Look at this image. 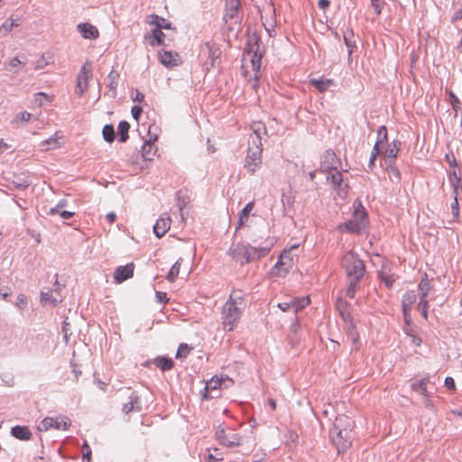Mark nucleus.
Masks as SVG:
<instances>
[{
  "mask_svg": "<svg viewBox=\"0 0 462 462\" xmlns=\"http://www.w3.org/2000/svg\"><path fill=\"white\" fill-rule=\"evenodd\" d=\"M253 133L249 136L247 155L245 157V169L254 174L262 164L263 136L267 135V130L263 123L254 122L251 125Z\"/></svg>",
  "mask_w": 462,
  "mask_h": 462,
  "instance_id": "nucleus-1",
  "label": "nucleus"
},
{
  "mask_svg": "<svg viewBox=\"0 0 462 462\" xmlns=\"http://www.w3.org/2000/svg\"><path fill=\"white\" fill-rule=\"evenodd\" d=\"M354 427V420L346 415H338L329 430V437L337 447V452H343L351 445V431Z\"/></svg>",
  "mask_w": 462,
  "mask_h": 462,
  "instance_id": "nucleus-2",
  "label": "nucleus"
},
{
  "mask_svg": "<svg viewBox=\"0 0 462 462\" xmlns=\"http://www.w3.org/2000/svg\"><path fill=\"white\" fill-rule=\"evenodd\" d=\"M244 308V300L237 292H233L223 307L222 319L224 328L231 331L239 320Z\"/></svg>",
  "mask_w": 462,
  "mask_h": 462,
  "instance_id": "nucleus-3",
  "label": "nucleus"
},
{
  "mask_svg": "<svg viewBox=\"0 0 462 462\" xmlns=\"http://www.w3.org/2000/svg\"><path fill=\"white\" fill-rule=\"evenodd\" d=\"M270 249L271 246L269 245L256 247L248 246L244 244H236L230 248L229 253L233 259L236 261L241 260V264H244L266 255Z\"/></svg>",
  "mask_w": 462,
  "mask_h": 462,
  "instance_id": "nucleus-4",
  "label": "nucleus"
},
{
  "mask_svg": "<svg viewBox=\"0 0 462 462\" xmlns=\"http://www.w3.org/2000/svg\"><path fill=\"white\" fill-rule=\"evenodd\" d=\"M321 170L328 172L327 180L331 181L335 189L345 192L347 184L344 183L342 173L337 170L336 154L333 151L328 150L325 152L321 161Z\"/></svg>",
  "mask_w": 462,
  "mask_h": 462,
  "instance_id": "nucleus-5",
  "label": "nucleus"
},
{
  "mask_svg": "<svg viewBox=\"0 0 462 462\" xmlns=\"http://www.w3.org/2000/svg\"><path fill=\"white\" fill-rule=\"evenodd\" d=\"M341 263L348 279L360 281L363 278L365 272V264L356 253L349 251L345 254Z\"/></svg>",
  "mask_w": 462,
  "mask_h": 462,
  "instance_id": "nucleus-6",
  "label": "nucleus"
},
{
  "mask_svg": "<svg viewBox=\"0 0 462 462\" xmlns=\"http://www.w3.org/2000/svg\"><path fill=\"white\" fill-rule=\"evenodd\" d=\"M353 207L354 213L352 217L345 223V227L350 233H358L366 226L367 213L359 201H355Z\"/></svg>",
  "mask_w": 462,
  "mask_h": 462,
  "instance_id": "nucleus-7",
  "label": "nucleus"
},
{
  "mask_svg": "<svg viewBox=\"0 0 462 462\" xmlns=\"http://www.w3.org/2000/svg\"><path fill=\"white\" fill-rule=\"evenodd\" d=\"M93 77L92 65L90 61H86L77 76V84L75 93L82 97L88 88V82Z\"/></svg>",
  "mask_w": 462,
  "mask_h": 462,
  "instance_id": "nucleus-8",
  "label": "nucleus"
},
{
  "mask_svg": "<svg viewBox=\"0 0 462 462\" xmlns=\"http://www.w3.org/2000/svg\"><path fill=\"white\" fill-rule=\"evenodd\" d=\"M291 248L288 251H283L276 264L272 270V273L275 276L282 277L287 274V273L292 268L294 260L293 256L291 255Z\"/></svg>",
  "mask_w": 462,
  "mask_h": 462,
  "instance_id": "nucleus-9",
  "label": "nucleus"
},
{
  "mask_svg": "<svg viewBox=\"0 0 462 462\" xmlns=\"http://www.w3.org/2000/svg\"><path fill=\"white\" fill-rule=\"evenodd\" d=\"M259 51V45H258V38L253 37L250 38L248 41V46H247V54L251 55L250 59V65L251 69L254 71V79H258V74L260 72L261 69V60H262V54L258 53Z\"/></svg>",
  "mask_w": 462,
  "mask_h": 462,
  "instance_id": "nucleus-10",
  "label": "nucleus"
},
{
  "mask_svg": "<svg viewBox=\"0 0 462 462\" xmlns=\"http://www.w3.org/2000/svg\"><path fill=\"white\" fill-rule=\"evenodd\" d=\"M70 426V420L68 417H57L51 418L47 417L41 421L38 426V430L42 431H47L51 429H54L57 430H67Z\"/></svg>",
  "mask_w": 462,
  "mask_h": 462,
  "instance_id": "nucleus-11",
  "label": "nucleus"
},
{
  "mask_svg": "<svg viewBox=\"0 0 462 462\" xmlns=\"http://www.w3.org/2000/svg\"><path fill=\"white\" fill-rule=\"evenodd\" d=\"M205 50L207 51L208 60L204 63V67L207 71H209L220 63L222 51L219 47L212 42H206Z\"/></svg>",
  "mask_w": 462,
  "mask_h": 462,
  "instance_id": "nucleus-12",
  "label": "nucleus"
},
{
  "mask_svg": "<svg viewBox=\"0 0 462 462\" xmlns=\"http://www.w3.org/2000/svg\"><path fill=\"white\" fill-rule=\"evenodd\" d=\"M310 303L309 297L290 298L285 301L278 303V308L283 312L293 310L295 313L303 310Z\"/></svg>",
  "mask_w": 462,
  "mask_h": 462,
  "instance_id": "nucleus-13",
  "label": "nucleus"
},
{
  "mask_svg": "<svg viewBox=\"0 0 462 462\" xmlns=\"http://www.w3.org/2000/svg\"><path fill=\"white\" fill-rule=\"evenodd\" d=\"M216 438L223 446L235 447L240 444L239 435L233 431L227 433L223 425H219L217 427L216 430Z\"/></svg>",
  "mask_w": 462,
  "mask_h": 462,
  "instance_id": "nucleus-14",
  "label": "nucleus"
},
{
  "mask_svg": "<svg viewBox=\"0 0 462 462\" xmlns=\"http://www.w3.org/2000/svg\"><path fill=\"white\" fill-rule=\"evenodd\" d=\"M419 291H420V301L418 306H424L429 305V300L427 299L429 293L432 290V287L430 283L428 274L424 273L422 279L420 280L419 286H418Z\"/></svg>",
  "mask_w": 462,
  "mask_h": 462,
  "instance_id": "nucleus-15",
  "label": "nucleus"
},
{
  "mask_svg": "<svg viewBox=\"0 0 462 462\" xmlns=\"http://www.w3.org/2000/svg\"><path fill=\"white\" fill-rule=\"evenodd\" d=\"M134 263H127L124 266H119L116 269L114 273V278L117 282H123L125 280L133 277L134 275Z\"/></svg>",
  "mask_w": 462,
  "mask_h": 462,
  "instance_id": "nucleus-16",
  "label": "nucleus"
},
{
  "mask_svg": "<svg viewBox=\"0 0 462 462\" xmlns=\"http://www.w3.org/2000/svg\"><path fill=\"white\" fill-rule=\"evenodd\" d=\"M129 402L124 403L123 412L129 414L132 411H140L142 410L140 397L135 392H132L129 396Z\"/></svg>",
  "mask_w": 462,
  "mask_h": 462,
  "instance_id": "nucleus-17",
  "label": "nucleus"
},
{
  "mask_svg": "<svg viewBox=\"0 0 462 462\" xmlns=\"http://www.w3.org/2000/svg\"><path fill=\"white\" fill-rule=\"evenodd\" d=\"M78 30L85 39L95 40L99 36L97 28L88 23H79L78 25Z\"/></svg>",
  "mask_w": 462,
  "mask_h": 462,
  "instance_id": "nucleus-18",
  "label": "nucleus"
},
{
  "mask_svg": "<svg viewBox=\"0 0 462 462\" xmlns=\"http://www.w3.org/2000/svg\"><path fill=\"white\" fill-rule=\"evenodd\" d=\"M180 56L176 52L168 51H162L159 52V60L162 64L166 67L177 66L179 63Z\"/></svg>",
  "mask_w": 462,
  "mask_h": 462,
  "instance_id": "nucleus-19",
  "label": "nucleus"
},
{
  "mask_svg": "<svg viewBox=\"0 0 462 462\" xmlns=\"http://www.w3.org/2000/svg\"><path fill=\"white\" fill-rule=\"evenodd\" d=\"M171 226V218L170 217H160L155 225L153 226V232L155 236L159 238L162 237Z\"/></svg>",
  "mask_w": 462,
  "mask_h": 462,
  "instance_id": "nucleus-20",
  "label": "nucleus"
},
{
  "mask_svg": "<svg viewBox=\"0 0 462 462\" xmlns=\"http://www.w3.org/2000/svg\"><path fill=\"white\" fill-rule=\"evenodd\" d=\"M145 39L148 41L149 44L152 46L155 45H163L164 44V33L160 30V28H154L152 31L151 34L145 36Z\"/></svg>",
  "mask_w": 462,
  "mask_h": 462,
  "instance_id": "nucleus-21",
  "label": "nucleus"
},
{
  "mask_svg": "<svg viewBox=\"0 0 462 462\" xmlns=\"http://www.w3.org/2000/svg\"><path fill=\"white\" fill-rule=\"evenodd\" d=\"M57 288L53 291L48 290L47 291H42L41 292V301L42 303H51L52 305H57L59 302L61 301L60 299H58L57 297L53 296V292H57L59 290V282L58 279L56 278L55 282Z\"/></svg>",
  "mask_w": 462,
  "mask_h": 462,
  "instance_id": "nucleus-22",
  "label": "nucleus"
},
{
  "mask_svg": "<svg viewBox=\"0 0 462 462\" xmlns=\"http://www.w3.org/2000/svg\"><path fill=\"white\" fill-rule=\"evenodd\" d=\"M12 435L21 440H29L32 433L26 426H14L11 430Z\"/></svg>",
  "mask_w": 462,
  "mask_h": 462,
  "instance_id": "nucleus-23",
  "label": "nucleus"
},
{
  "mask_svg": "<svg viewBox=\"0 0 462 462\" xmlns=\"http://www.w3.org/2000/svg\"><path fill=\"white\" fill-rule=\"evenodd\" d=\"M221 383H222V380L218 379L217 377H213L211 380L207 382L206 387H205V393H203V398L204 399L214 398V396L210 394V392L219 389L221 386Z\"/></svg>",
  "mask_w": 462,
  "mask_h": 462,
  "instance_id": "nucleus-24",
  "label": "nucleus"
},
{
  "mask_svg": "<svg viewBox=\"0 0 462 462\" xmlns=\"http://www.w3.org/2000/svg\"><path fill=\"white\" fill-rule=\"evenodd\" d=\"M417 295L414 291H407L402 297V310L411 311L412 305L416 301Z\"/></svg>",
  "mask_w": 462,
  "mask_h": 462,
  "instance_id": "nucleus-25",
  "label": "nucleus"
},
{
  "mask_svg": "<svg viewBox=\"0 0 462 462\" xmlns=\"http://www.w3.org/2000/svg\"><path fill=\"white\" fill-rule=\"evenodd\" d=\"M154 365L162 371H168L173 367L174 362L171 358L158 356L154 359Z\"/></svg>",
  "mask_w": 462,
  "mask_h": 462,
  "instance_id": "nucleus-26",
  "label": "nucleus"
},
{
  "mask_svg": "<svg viewBox=\"0 0 462 462\" xmlns=\"http://www.w3.org/2000/svg\"><path fill=\"white\" fill-rule=\"evenodd\" d=\"M401 142L400 141H393L383 152V156L387 157L388 159L394 160L397 155L398 152L400 150Z\"/></svg>",
  "mask_w": 462,
  "mask_h": 462,
  "instance_id": "nucleus-27",
  "label": "nucleus"
},
{
  "mask_svg": "<svg viewBox=\"0 0 462 462\" xmlns=\"http://www.w3.org/2000/svg\"><path fill=\"white\" fill-rule=\"evenodd\" d=\"M428 382H429L428 378H423L419 382L412 383L411 387L413 391L418 392V393L423 394L424 396L428 397L429 396V393L427 390Z\"/></svg>",
  "mask_w": 462,
  "mask_h": 462,
  "instance_id": "nucleus-28",
  "label": "nucleus"
},
{
  "mask_svg": "<svg viewBox=\"0 0 462 462\" xmlns=\"http://www.w3.org/2000/svg\"><path fill=\"white\" fill-rule=\"evenodd\" d=\"M310 84L315 86L319 92H325L332 84V79H310Z\"/></svg>",
  "mask_w": 462,
  "mask_h": 462,
  "instance_id": "nucleus-29",
  "label": "nucleus"
},
{
  "mask_svg": "<svg viewBox=\"0 0 462 462\" xmlns=\"http://www.w3.org/2000/svg\"><path fill=\"white\" fill-rule=\"evenodd\" d=\"M387 173L389 174V178L393 182H400L401 180V172L394 165L393 162H390L386 167Z\"/></svg>",
  "mask_w": 462,
  "mask_h": 462,
  "instance_id": "nucleus-30",
  "label": "nucleus"
},
{
  "mask_svg": "<svg viewBox=\"0 0 462 462\" xmlns=\"http://www.w3.org/2000/svg\"><path fill=\"white\" fill-rule=\"evenodd\" d=\"M118 78H119V75L115 70H112L107 76V80H108L107 87L113 92V95H112L113 97H115L116 95Z\"/></svg>",
  "mask_w": 462,
  "mask_h": 462,
  "instance_id": "nucleus-31",
  "label": "nucleus"
},
{
  "mask_svg": "<svg viewBox=\"0 0 462 462\" xmlns=\"http://www.w3.org/2000/svg\"><path fill=\"white\" fill-rule=\"evenodd\" d=\"M181 262H182V259L180 258L179 260L176 261V263L170 269V271H169V273H168V274L166 276V279L169 282H175L176 278L178 277V275L180 273V269Z\"/></svg>",
  "mask_w": 462,
  "mask_h": 462,
  "instance_id": "nucleus-32",
  "label": "nucleus"
},
{
  "mask_svg": "<svg viewBox=\"0 0 462 462\" xmlns=\"http://www.w3.org/2000/svg\"><path fill=\"white\" fill-rule=\"evenodd\" d=\"M130 125L126 121H121L118 125L119 142L125 143L128 139Z\"/></svg>",
  "mask_w": 462,
  "mask_h": 462,
  "instance_id": "nucleus-33",
  "label": "nucleus"
},
{
  "mask_svg": "<svg viewBox=\"0 0 462 462\" xmlns=\"http://www.w3.org/2000/svg\"><path fill=\"white\" fill-rule=\"evenodd\" d=\"M347 337L352 341L353 345L355 346L354 348L356 350L358 349V341H359V336L358 333L352 323V321L349 322L348 328H347Z\"/></svg>",
  "mask_w": 462,
  "mask_h": 462,
  "instance_id": "nucleus-34",
  "label": "nucleus"
},
{
  "mask_svg": "<svg viewBox=\"0 0 462 462\" xmlns=\"http://www.w3.org/2000/svg\"><path fill=\"white\" fill-rule=\"evenodd\" d=\"M449 181L453 187V193L456 194V197L458 196V188L461 186V177L457 173L456 171H453L449 174Z\"/></svg>",
  "mask_w": 462,
  "mask_h": 462,
  "instance_id": "nucleus-35",
  "label": "nucleus"
},
{
  "mask_svg": "<svg viewBox=\"0 0 462 462\" xmlns=\"http://www.w3.org/2000/svg\"><path fill=\"white\" fill-rule=\"evenodd\" d=\"M103 137L107 143H113L116 138L115 129L112 125H106L102 131Z\"/></svg>",
  "mask_w": 462,
  "mask_h": 462,
  "instance_id": "nucleus-36",
  "label": "nucleus"
},
{
  "mask_svg": "<svg viewBox=\"0 0 462 462\" xmlns=\"http://www.w3.org/2000/svg\"><path fill=\"white\" fill-rule=\"evenodd\" d=\"M51 60H52V57L50 53L42 54V56L36 62L35 69H44L48 64L52 62Z\"/></svg>",
  "mask_w": 462,
  "mask_h": 462,
  "instance_id": "nucleus-37",
  "label": "nucleus"
},
{
  "mask_svg": "<svg viewBox=\"0 0 462 462\" xmlns=\"http://www.w3.org/2000/svg\"><path fill=\"white\" fill-rule=\"evenodd\" d=\"M336 308L339 311L341 317L346 320V319L349 317V314L347 313L346 301L343 300L342 299H338L336 303Z\"/></svg>",
  "mask_w": 462,
  "mask_h": 462,
  "instance_id": "nucleus-38",
  "label": "nucleus"
},
{
  "mask_svg": "<svg viewBox=\"0 0 462 462\" xmlns=\"http://www.w3.org/2000/svg\"><path fill=\"white\" fill-rule=\"evenodd\" d=\"M388 141V138H387V128L386 126L384 125H382L379 127L378 131H377V140H376V143H387Z\"/></svg>",
  "mask_w": 462,
  "mask_h": 462,
  "instance_id": "nucleus-39",
  "label": "nucleus"
},
{
  "mask_svg": "<svg viewBox=\"0 0 462 462\" xmlns=\"http://www.w3.org/2000/svg\"><path fill=\"white\" fill-rule=\"evenodd\" d=\"M191 349L192 347H190L189 345L184 343L180 344L176 353V358L186 357Z\"/></svg>",
  "mask_w": 462,
  "mask_h": 462,
  "instance_id": "nucleus-40",
  "label": "nucleus"
},
{
  "mask_svg": "<svg viewBox=\"0 0 462 462\" xmlns=\"http://www.w3.org/2000/svg\"><path fill=\"white\" fill-rule=\"evenodd\" d=\"M254 208V203L250 202L248 203L241 211L240 217H239V224L240 226L244 223V220H246L248 218L249 213Z\"/></svg>",
  "mask_w": 462,
  "mask_h": 462,
  "instance_id": "nucleus-41",
  "label": "nucleus"
},
{
  "mask_svg": "<svg viewBox=\"0 0 462 462\" xmlns=\"http://www.w3.org/2000/svg\"><path fill=\"white\" fill-rule=\"evenodd\" d=\"M359 281H356L353 279H349V283L346 289V296L353 299L355 297L356 291V286Z\"/></svg>",
  "mask_w": 462,
  "mask_h": 462,
  "instance_id": "nucleus-42",
  "label": "nucleus"
},
{
  "mask_svg": "<svg viewBox=\"0 0 462 462\" xmlns=\"http://www.w3.org/2000/svg\"><path fill=\"white\" fill-rule=\"evenodd\" d=\"M224 20L226 23L228 21L235 20V23H237L238 21V10H230L226 9V14L224 15Z\"/></svg>",
  "mask_w": 462,
  "mask_h": 462,
  "instance_id": "nucleus-43",
  "label": "nucleus"
},
{
  "mask_svg": "<svg viewBox=\"0 0 462 462\" xmlns=\"http://www.w3.org/2000/svg\"><path fill=\"white\" fill-rule=\"evenodd\" d=\"M448 96H449V101L452 105V107H453L455 113L457 114L458 109L460 108V101H459L458 97L453 93V91H448Z\"/></svg>",
  "mask_w": 462,
  "mask_h": 462,
  "instance_id": "nucleus-44",
  "label": "nucleus"
},
{
  "mask_svg": "<svg viewBox=\"0 0 462 462\" xmlns=\"http://www.w3.org/2000/svg\"><path fill=\"white\" fill-rule=\"evenodd\" d=\"M67 206V200L66 199H61L58 202V204L56 205V207L52 208L50 209L49 211V215L50 216H54L56 215V213L60 212V210H62V208L64 207Z\"/></svg>",
  "mask_w": 462,
  "mask_h": 462,
  "instance_id": "nucleus-45",
  "label": "nucleus"
},
{
  "mask_svg": "<svg viewBox=\"0 0 462 462\" xmlns=\"http://www.w3.org/2000/svg\"><path fill=\"white\" fill-rule=\"evenodd\" d=\"M42 145L45 146L46 150H49V149H51V148L58 147L59 143H58L57 138L51 137V138L42 142Z\"/></svg>",
  "mask_w": 462,
  "mask_h": 462,
  "instance_id": "nucleus-46",
  "label": "nucleus"
},
{
  "mask_svg": "<svg viewBox=\"0 0 462 462\" xmlns=\"http://www.w3.org/2000/svg\"><path fill=\"white\" fill-rule=\"evenodd\" d=\"M451 213L455 218H457L459 215V205L457 201V197L454 194V201L451 203Z\"/></svg>",
  "mask_w": 462,
  "mask_h": 462,
  "instance_id": "nucleus-47",
  "label": "nucleus"
},
{
  "mask_svg": "<svg viewBox=\"0 0 462 462\" xmlns=\"http://www.w3.org/2000/svg\"><path fill=\"white\" fill-rule=\"evenodd\" d=\"M14 26H18L14 21L11 23L5 22L1 27L0 31H3L5 33L10 32Z\"/></svg>",
  "mask_w": 462,
  "mask_h": 462,
  "instance_id": "nucleus-48",
  "label": "nucleus"
},
{
  "mask_svg": "<svg viewBox=\"0 0 462 462\" xmlns=\"http://www.w3.org/2000/svg\"><path fill=\"white\" fill-rule=\"evenodd\" d=\"M70 324L69 322L68 321V318L63 321V324H62V332L64 334V337L66 339V341H68V336L69 334L70 335L71 333L69 332V329H70Z\"/></svg>",
  "mask_w": 462,
  "mask_h": 462,
  "instance_id": "nucleus-49",
  "label": "nucleus"
},
{
  "mask_svg": "<svg viewBox=\"0 0 462 462\" xmlns=\"http://www.w3.org/2000/svg\"><path fill=\"white\" fill-rule=\"evenodd\" d=\"M240 5L239 0H226V8L230 10H238Z\"/></svg>",
  "mask_w": 462,
  "mask_h": 462,
  "instance_id": "nucleus-50",
  "label": "nucleus"
},
{
  "mask_svg": "<svg viewBox=\"0 0 462 462\" xmlns=\"http://www.w3.org/2000/svg\"><path fill=\"white\" fill-rule=\"evenodd\" d=\"M161 17L156 14H152L147 17V23L151 25H154L157 27V24L160 23Z\"/></svg>",
  "mask_w": 462,
  "mask_h": 462,
  "instance_id": "nucleus-51",
  "label": "nucleus"
},
{
  "mask_svg": "<svg viewBox=\"0 0 462 462\" xmlns=\"http://www.w3.org/2000/svg\"><path fill=\"white\" fill-rule=\"evenodd\" d=\"M156 299H157L158 302L162 303V304L167 303L169 300V299L167 297V293L162 292V291L156 292Z\"/></svg>",
  "mask_w": 462,
  "mask_h": 462,
  "instance_id": "nucleus-52",
  "label": "nucleus"
},
{
  "mask_svg": "<svg viewBox=\"0 0 462 462\" xmlns=\"http://www.w3.org/2000/svg\"><path fill=\"white\" fill-rule=\"evenodd\" d=\"M82 450H83V460L87 459L88 462H90L91 450H90L89 446L87 443L84 444Z\"/></svg>",
  "mask_w": 462,
  "mask_h": 462,
  "instance_id": "nucleus-53",
  "label": "nucleus"
},
{
  "mask_svg": "<svg viewBox=\"0 0 462 462\" xmlns=\"http://www.w3.org/2000/svg\"><path fill=\"white\" fill-rule=\"evenodd\" d=\"M132 115H133V117L138 121L139 120V117L143 112V108L141 106H134L132 107Z\"/></svg>",
  "mask_w": 462,
  "mask_h": 462,
  "instance_id": "nucleus-54",
  "label": "nucleus"
},
{
  "mask_svg": "<svg viewBox=\"0 0 462 462\" xmlns=\"http://www.w3.org/2000/svg\"><path fill=\"white\" fill-rule=\"evenodd\" d=\"M445 386L448 390L454 391L456 389V384H455L454 379L452 377H450V376L446 377V379H445Z\"/></svg>",
  "mask_w": 462,
  "mask_h": 462,
  "instance_id": "nucleus-55",
  "label": "nucleus"
},
{
  "mask_svg": "<svg viewBox=\"0 0 462 462\" xmlns=\"http://www.w3.org/2000/svg\"><path fill=\"white\" fill-rule=\"evenodd\" d=\"M372 5L375 10L376 14H379L381 13L382 5L383 4V0H371Z\"/></svg>",
  "mask_w": 462,
  "mask_h": 462,
  "instance_id": "nucleus-56",
  "label": "nucleus"
},
{
  "mask_svg": "<svg viewBox=\"0 0 462 462\" xmlns=\"http://www.w3.org/2000/svg\"><path fill=\"white\" fill-rule=\"evenodd\" d=\"M57 214H59L63 219H69L74 216V212L68 210H60Z\"/></svg>",
  "mask_w": 462,
  "mask_h": 462,
  "instance_id": "nucleus-57",
  "label": "nucleus"
},
{
  "mask_svg": "<svg viewBox=\"0 0 462 462\" xmlns=\"http://www.w3.org/2000/svg\"><path fill=\"white\" fill-rule=\"evenodd\" d=\"M156 28H160V30H162V29H170L171 28V23L167 22V20H165L164 18L161 17L160 23L157 24Z\"/></svg>",
  "mask_w": 462,
  "mask_h": 462,
  "instance_id": "nucleus-58",
  "label": "nucleus"
},
{
  "mask_svg": "<svg viewBox=\"0 0 462 462\" xmlns=\"http://www.w3.org/2000/svg\"><path fill=\"white\" fill-rule=\"evenodd\" d=\"M382 145H383L382 143H379L375 142V143L374 145V148H373V151H372V155H374L375 157H377V155L379 153L383 154V152L381 151V146Z\"/></svg>",
  "mask_w": 462,
  "mask_h": 462,
  "instance_id": "nucleus-59",
  "label": "nucleus"
},
{
  "mask_svg": "<svg viewBox=\"0 0 462 462\" xmlns=\"http://www.w3.org/2000/svg\"><path fill=\"white\" fill-rule=\"evenodd\" d=\"M18 116L22 121L28 122L31 119L32 115L28 112H23L20 115H18Z\"/></svg>",
  "mask_w": 462,
  "mask_h": 462,
  "instance_id": "nucleus-60",
  "label": "nucleus"
},
{
  "mask_svg": "<svg viewBox=\"0 0 462 462\" xmlns=\"http://www.w3.org/2000/svg\"><path fill=\"white\" fill-rule=\"evenodd\" d=\"M330 5V1L329 0H319V3H318V5L320 9H327Z\"/></svg>",
  "mask_w": 462,
  "mask_h": 462,
  "instance_id": "nucleus-61",
  "label": "nucleus"
},
{
  "mask_svg": "<svg viewBox=\"0 0 462 462\" xmlns=\"http://www.w3.org/2000/svg\"><path fill=\"white\" fill-rule=\"evenodd\" d=\"M22 64H23V62L18 58H14L9 62V65L12 68H17L18 66H20Z\"/></svg>",
  "mask_w": 462,
  "mask_h": 462,
  "instance_id": "nucleus-62",
  "label": "nucleus"
},
{
  "mask_svg": "<svg viewBox=\"0 0 462 462\" xmlns=\"http://www.w3.org/2000/svg\"><path fill=\"white\" fill-rule=\"evenodd\" d=\"M106 218L110 224H112L116 221V215L114 212H110L106 215Z\"/></svg>",
  "mask_w": 462,
  "mask_h": 462,
  "instance_id": "nucleus-63",
  "label": "nucleus"
},
{
  "mask_svg": "<svg viewBox=\"0 0 462 462\" xmlns=\"http://www.w3.org/2000/svg\"><path fill=\"white\" fill-rule=\"evenodd\" d=\"M460 19H462V9L457 10L454 14L453 18H452L453 21H457V20H460Z\"/></svg>",
  "mask_w": 462,
  "mask_h": 462,
  "instance_id": "nucleus-64",
  "label": "nucleus"
}]
</instances>
